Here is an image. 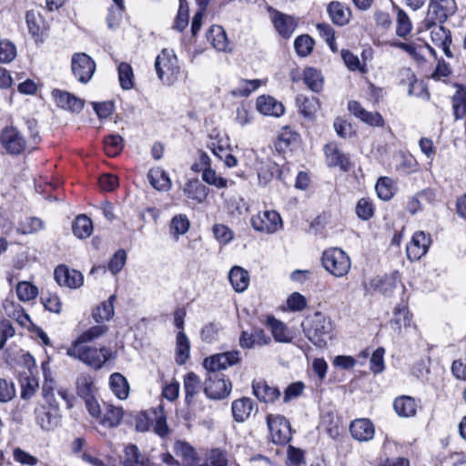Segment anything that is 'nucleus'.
I'll return each instance as SVG.
<instances>
[{
    "label": "nucleus",
    "instance_id": "f257e3e1",
    "mask_svg": "<svg viewBox=\"0 0 466 466\" xmlns=\"http://www.w3.org/2000/svg\"><path fill=\"white\" fill-rule=\"evenodd\" d=\"M84 344L85 343L73 342L72 345L67 348L66 354L96 370L102 368L108 360L114 357L109 348L103 347L98 350Z\"/></svg>",
    "mask_w": 466,
    "mask_h": 466
},
{
    "label": "nucleus",
    "instance_id": "f03ea898",
    "mask_svg": "<svg viewBox=\"0 0 466 466\" xmlns=\"http://www.w3.org/2000/svg\"><path fill=\"white\" fill-rule=\"evenodd\" d=\"M303 331L316 347L323 348L331 332V322L321 313H315L302 324Z\"/></svg>",
    "mask_w": 466,
    "mask_h": 466
},
{
    "label": "nucleus",
    "instance_id": "7ed1b4c3",
    "mask_svg": "<svg viewBox=\"0 0 466 466\" xmlns=\"http://www.w3.org/2000/svg\"><path fill=\"white\" fill-rule=\"evenodd\" d=\"M155 68L157 77L168 86L174 84L180 74L177 57L173 50L167 48L162 49L157 56Z\"/></svg>",
    "mask_w": 466,
    "mask_h": 466
},
{
    "label": "nucleus",
    "instance_id": "20e7f679",
    "mask_svg": "<svg viewBox=\"0 0 466 466\" xmlns=\"http://www.w3.org/2000/svg\"><path fill=\"white\" fill-rule=\"evenodd\" d=\"M321 264L329 274L336 278L346 276L351 267L350 257L339 248H330L324 250Z\"/></svg>",
    "mask_w": 466,
    "mask_h": 466
},
{
    "label": "nucleus",
    "instance_id": "39448f33",
    "mask_svg": "<svg viewBox=\"0 0 466 466\" xmlns=\"http://www.w3.org/2000/svg\"><path fill=\"white\" fill-rule=\"evenodd\" d=\"M96 65L94 59L84 52L73 54L71 57V71L75 78L81 84H87L96 72Z\"/></svg>",
    "mask_w": 466,
    "mask_h": 466
},
{
    "label": "nucleus",
    "instance_id": "423d86ee",
    "mask_svg": "<svg viewBox=\"0 0 466 466\" xmlns=\"http://www.w3.org/2000/svg\"><path fill=\"white\" fill-rule=\"evenodd\" d=\"M0 145L9 155L17 156L25 149L26 139L17 127L6 126L0 132Z\"/></svg>",
    "mask_w": 466,
    "mask_h": 466
},
{
    "label": "nucleus",
    "instance_id": "0eeeda50",
    "mask_svg": "<svg viewBox=\"0 0 466 466\" xmlns=\"http://www.w3.org/2000/svg\"><path fill=\"white\" fill-rule=\"evenodd\" d=\"M252 228L261 233L273 234L282 228V218L275 210H265L250 218Z\"/></svg>",
    "mask_w": 466,
    "mask_h": 466
},
{
    "label": "nucleus",
    "instance_id": "6e6552de",
    "mask_svg": "<svg viewBox=\"0 0 466 466\" xmlns=\"http://www.w3.org/2000/svg\"><path fill=\"white\" fill-rule=\"evenodd\" d=\"M267 425L272 442L278 445L288 443L291 440V428L287 419L281 415H268Z\"/></svg>",
    "mask_w": 466,
    "mask_h": 466
},
{
    "label": "nucleus",
    "instance_id": "1a4fd4ad",
    "mask_svg": "<svg viewBox=\"0 0 466 466\" xmlns=\"http://www.w3.org/2000/svg\"><path fill=\"white\" fill-rule=\"evenodd\" d=\"M232 390L231 382L223 374H208L204 392L208 399L222 400L227 398Z\"/></svg>",
    "mask_w": 466,
    "mask_h": 466
},
{
    "label": "nucleus",
    "instance_id": "9d476101",
    "mask_svg": "<svg viewBox=\"0 0 466 466\" xmlns=\"http://www.w3.org/2000/svg\"><path fill=\"white\" fill-rule=\"evenodd\" d=\"M239 360V351H227L206 358L203 366L208 371V374H218V371L226 370L238 363Z\"/></svg>",
    "mask_w": 466,
    "mask_h": 466
},
{
    "label": "nucleus",
    "instance_id": "9b49d317",
    "mask_svg": "<svg viewBox=\"0 0 466 466\" xmlns=\"http://www.w3.org/2000/svg\"><path fill=\"white\" fill-rule=\"evenodd\" d=\"M455 0H431L428 9L429 20L433 24H443L457 12Z\"/></svg>",
    "mask_w": 466,
    "mask_h": 466
},
{
    "label": "nucleus",
    "instance_id": "f8f14e48",
    "mask_svg": "<svg viewBox=\"0 0 466 466\" xmlns=\"http://www.w3.org/2000/svg\"><path fill=\"white\" fill-rule=\"evenodd\" d=\"M43 397L48 407L58 410L59 402L56 396L65 401L67 408L73 406V396L65 388H56L53 380H46L42 389Z\"/></svg>",
    "mask_w": 466,
    "mask_h": 466
},
{
    "label": "nucleus",
    "instance_id": "ddd939ff",
    "mask_svg": "<svg viewBox=\"0 0 466 466\" xmlns=\"http://www.w3.org/2000/svg\"><path fill=\"white\" fill-rule=\"evenodd\" d=\"M271 23L278 34L283 38H289L297 28L298 23L295 17L283 14L272 7L268 9Z\"/></svg>",
    "mask_w": 466,
    "mask_h": 466
},
{
    "label": "nucleus",
    "instance_id": "4468645a",
    "mask_svg": "<svg viewBox=\"0 0 466 466\" xmlns=\"http://www.w3.org/2000/svg\"><path fill=\"white\" fill-rule=\"evenodd\" d=\"M431 244V236L424 231H416L407 244V258L411 261L419 260L429 250Z\"/></svg>",
    "mask_w": 466,
    "mask_h": 466
},
{
    "label": "nucleus",
    "instance_id": "2eb2a0df",
    "mask_svg": "<svg viewBox=\"0 0 466 466\" xmlns=\"http://www.w3.org/2000/svg\"><path fill=\"white\" fill-rule=\"evenodd\" d=\"M56 281L59 286L70 289H77L83 285L84 278L80 271L70 269L66 266L60 265L54 272Z\"/></svg>",
    "mask_w": 466,
    "mask_h": 466
},
{
    "label": "nucleus",
    "instance_id": "dca6fc26",
    "mask_svg": "<svg viewBox=\"0 0 466 466\" xmlns=\"http://www.w3.org/2000/svg\"><path fill=\"white\" fill-rule=\"evenodd\" d=\"M390 328L397 335H402L412 326V315L408 307L401 303L394 309L393 318L390 320Z\"/></svg>",
    "mask_w": 466,
    "mask_h": 466
},
{
    "label": "nucleus",
    "instance_id": "f3484780",
    "mask_svg": "<svg viewBox=\"0 0 466 466\" xmlns=\"http://www.w3.org/2000/svg\"><path fill=\"white\" fill-rule=\"evenodd\" d=\"M271 339L260 328H254L250 331L243 330L239 337V346L242 349H253L268 345Z\"/></svg>",
    "mask_w": 466,
    "mask_h": 466
},
{
    "label": "nucleus",
    "instance_id": "a211bd4d",
    "mask_svg": "<svg viewBox=\"0 0 466 466\" xmlns=\"http://www.w3.org/2000/svg\"><path fill=\"white\" fill-rule=\"evenodd\" d=\"M35 422L45 431L55 429L59 422L58 410L38 404L35 410Z\"/></svg>",
    "mask_w": 466,
    "mask_h": 466
},
{
    "label": "nucleus",
    "instance_id": "6ab92c4d",
    "mask_svg": "<svg viewBox=\"0 0 466 466\" xmlns=\"http://www.w3.org/2000/svg\"><path fill=\"white\" fill-rule=\"evenodd\" d=\"M257 110L264 116L279 117L285 113L283 104L271 96L262 95L256 100Z\"/></svg>",
    "mask_w": 466,
    "mask_h": 466
},
{
    "label": "nucleus",
    "instance_id": "aec40b11",
    "mask_svg": "<svg viewBox=\"0 0 466 466\" xmlns=\"http://www.w3.org/2000/svg\"><path fill=\"white\" fill-rule=\"evenodd\" d=\"M349 111L353 114L360 121L372 126L383 127L384 119L380 114L377 112L367 111L358 101H350L348 104Z\"/></svg>",
    "mask_w": 466,
    "mask_h": 466
},
{
    "label": "nucleus",
    "instance_id": "412c9836",
    "mask_svg": "<svg viewBox=\"0 0 466 466\" xmlns=\"http://www.w3.org/2000/svg\"><path fill=\"white\" fill-rule=\"evenodd\" d=\"M349 111L353 114L360 121L372 126L383 127L384 119L380 114L377 112L367 111L358 101H350L348 104Z\"/></svg>",
    "mask_w": 466,
    "mask_h": 466
},
{
    "label": "nucleus",
    "instance_id": "4be33fe9",
    "mask_svg": "<svg viewBox=\"0 0 466 466\" xmlns=\"http://www.w3.org/2000/svg\"><path fill=\"white\" fill-rule=\"evenodd\" d=\"M349 111L353 114L360 121L372 126L383 127L384 119L380 114L377 112L367 111L358 101H350L348 104Z\"/></svg>",
    "mask_w": 466,
    "mask_h": 466
},
{
    "label": "nucleus",
    "instance_id": "5701e85b",
    "mask_svg": "<svg viewBox=\"0 0 466 466\" xmlns=\"http://www.w3.org/2000/svg\"><path fill=\"white\" fill-rule=\"evenodd\" d=\"M324 152L329 167H339L342 171L350 170L349 157L339 149L336 143H328L324 147Z\"/></svg>",
    "mask_w": 466,
    "mask_h": 466
},
{
    "label": "nucleus",
    "instance_id": "b1692460",
    "mask_svg": "<svg viewBox=\"0 0 466 466\" xmlns=\"http://www.w3.org/2000/svg\"><path fill=\"white\" fill-rule=\"evenodd\" d=\"M52 96L57 106L63 109L80 112L84 107V101L69 92L55 89L52 91Z\"/></svg>",
    "mask_w": 466,
    "mask_h": 466
},
{
    "label": "nucleus",
    "instance_id": "393cba45",
    "mask_svg": "<svg viewBox=\"0 0 466 466\" xmlns=\"http://www.w3.org/2000/svg\"><path fill=\"white\" fill-rule=\"evenodd\" d=\"M351 436L359 441H369L373 439L375 428L368 419H357L350 423Z\"/></svg>",
    "mask_w": 466,
    "mask_h": 466
},
{
    "label": "nucleus",
    "instance_id": "a878e982",
    "mask_svg": "<svg viewBox=\"0 0 466 466\" xmlns=\"http://www.w3.org/2000/svg\"><path fill=\"white\" fill-rule=\"evenodd\" d=\"M265 324L269 329L275 341L279 343H289L292 341V332L284 322L275 319L273 316H268Z\"/></svg>",
    "mask_w": 466,
    "mask_h": 466
},
{
    "label": "nucleus",
    "instance_id": "bb28decb",
    "mask_svg": "<svg viewBox=\"0 0 466 466\" xmlns=\"http://www.w3.org/2000/svg\"><path fill=\"white\" fill-rule=\"evenodd\" d=\"M431 41L442 49L447 57H453V54L450 49L451 33L449 29L445 28L443 25H436V24H433L431 30Z\"/></svg>",
    "mask_w": 466,
    "mask_h": 466
},
{
    "label": "nucleus",
    "instance_id": "cd10ccee",
    "mask_svg": "<svg viewBox=\"0 0 466 466\" xmlns=\"http://www.w3.org/2000/svg\"><path fill=\"white\" fill-rule=\"evenodd\" d=\"M252 389L254 395L265 403H272L280 396V390L278 388L268 385L264 380L254 381Z\"/></svg>",
    "mask_w": 466,
    "mask_h": 466
},
{
    "label": "nucleus",
    "instance_id": "c85d7f7f",
    "mask_svg": "<svg viewBox=\"0 0 466 466\" xmlns=\"http://www.w3.org/2000/svg\"><path fill=\"white\" fill-rule=\"evenodd\" d=\"M207 38L212 46L218 51L228 52L231 50L227 34L224 28L220 25L210 26L207 34Z\"/></svg>",
    "mask_w": 466,
    "mask_h": 466
},
{
    "label": "nucleus",
    "instance_id": "c756f323",
    "mask_svg": "<svg viewBox=\"0 0 466 466\" xmlns=\"http://www.w3.org/2000/svg\"><path fill=\"white\" fill-rule=\"evenodd\" d=\"M255 409L254 401L249 398H241L232 402L231 410L237 422L247 420Z\"/></svg>",
    "mask_w": 466,
    "mask_h": 466
},
{
    "label": "nucleus",
    "instance_id": "7c9ffc66",
    "mask_svg": "<svg viewBox=\"0 0 466 466\" xmlns=\"http://www.w3.org/2000/svg\"><path fill=\"white\" fill-rule=\"evenodd\" d=\"M393 408L400 417L411 418L417 413L418 403L415 399L403 395L395 399Z\"/></svg>",
    "mask_w": 466,
    "mask_h": 466
},
{
    "label": "nucleus",
    "instance_id": "2f4dec72",
    "mask_svg": "<svg viewBox=\"0 0 466 466\" xmlns=\"http://www.w3.org/2000/svg\"><path fill=\"white\" fill-rule=\"evenodd\" d=\"M228 280L236 292H244L249 285V274L243 268L234 266L228 272Z\"/></svg>",
    "mask_w": 466,
    "mask_h": 466
},
{
    "label": "nucleus",
    "instance_id": "473e14b6",
    "mask_svg": "<svg viewBox=\"0 0 466 466\" xmlns=\"http://www.w3.org/2000/svg\"><path fill=\"white\" fill-rule=\"evenodd\" d=\"M328 13L331 21L338 25H345L351 17L350 9L339 2H331L328 5Z\"/></svg>",
    "mask_w": 466,
    "mask_h": 466
},
{
    "label": "nucleus",
    "instance_id": "72a5a7b5",
    "mask_svg": "<svg viewBox=\"0 0 466 466\" xmlns=\"http://www.w3.org/2000/svg\"><path fill=\"white\" fill-rule=\"evenodd\" d=\"M122 418L123 410L120 407L112 404H104L99 422L105 427L115 428L120 424Z\"/></svg>",
    "mask_w": 466,
    "mask_h": 466
},
{
    "label": "nucleus",
    "instance_id": "f704fd0d",
    "mask_svg": "<svg viewBox=\"0 0 466 466\" xmlns=\"http://www.w3.org/2000/svg\"><path fill=\"white\" fill-rule=\"evenodd\" d=\"M184 390L186 393V402L191 403L195 396L200 392L202 383L200 378L194 372H188L184 376L183 380Z\"/></svg>",
    "mask_w": 466,
    "mask_h": 466
},
{
    "label": "nucleus",
    "instance_id": "c9c22d12",
    "mask_svg": "<svg viewBox=\"0 0 466 466\" xmlns=\"http://www.w3.org/2000/svg\"><path fill=\"white\" fill-rule=\"evenodd\" d=\"M183 191L187 198L193 199L197 203H202L208 193V187L198 180H189L186 183Z\"/></svg>",
    "mask_w": 466,
    "mask_h": 466
},
{
    "label": "nucleus",
    "instance_id": "e433bc0d",
    "mask_svg": "<svg viewBox=\"0 0 466 466\" xmlns=\"http://www.w3.org/2000/svg\"><path fill=\"white\" fill-rule=\"evenodd\" d=\"M190 354V342L183 330H179L176 338V361L183 365L188 360Z\"/></svg>",
    "mask_w": 466,
    "mask_h": 466
},
{
    "label": "nucleus",
    "instance_id": "4c0bfd02",
    "mask_svg": "<svg viewBox=\"0 0 466 466\" xmlns=\"http://www.w3.org/2000/svg\"><path fill=\"white\" fill-rule=\"evenodd\" d=\"M173 451L177 457L181 458L183 464L187 466L196 465V451L188 443L177 441L174 444Z\"/></svg>",
    "mask_w": 466,
    "mask_h": 466
},
{
    "label": "nucleus",
    "instance_id": "58836bf2",
    "mask_svg": "<svg viewBox=\"0 0 466 466\" xmlns=\"http://www.w3.org/2000/svg\"><path fill=\"white\" fill-rule=\"evenodd\" d=\"M74 235L78 238H86L93 232L92 220L86 215H79L76 218L72 225Z\"/></svg>",
    "mask_w": 466,
    "mask_h": 466
},
{
    "label": "nucleus",
    "instance_id": "ea45409f",
    "mask_svg": "<svg viewBox=\"0 0 466 466\" xmlns=\"http://www.w3.org/2000/svg\"><path fill=\"white\" fill-rule=\"evenodd\" d=\"M394 8L396 10V35L404 38L410 34L413 25L405 10L399 6Z\"/></svg>",
    "mask_w": 466,
    "mask_h": 466
},
{
    "label": "nucleus",
    "instance_id": "a19ab883",
    "mask_svg": "<svg viewBox=\"0 0 466 466\" xmlns=\"http://www.w3.org/2000/svg\"><path fill=\"white\" fill-rule=\"evenodd\" d=\"M110 389L120 400H125L129 394V386L127 379L120 373L116 372L109 379Z\"/></svg>",
    "mask_w": 466,
    "mask_h": 466
},
{
    "label": "nucleus",
    "instance_id": "79ce46f5",
    "mask_svg": "<svg viewBox=\"0 0 466 466\" xmlns=\"http://www.w3.org/2000/svg\"><path fill=\"white\" fill-rule=\"evenodd\" d=\"M115 300L116 295H111L106 301L102 302L93 310L92 316L96 322L109 320L113 317Z\"/></svg>",
    "mask_w": 466,
    "mask_h": 466
},
{
    "label": "nucleus",
    "instance_id": "37998d69",
    "mask_svg": "<svg viewBox=\"0 0 466 466\" xmlns=\"http://www.w3.org/2000/svg\"><path fill=\"white\" fill-rule=\"evenodd\" d=\"M263 81L260 79H253V80H246L241 79L237 87L231 90L230 94L237 96H248L252 92L256 91L261 85Z\"/></svg>",
    "mask_w": 466,
    "mask_h": 466
},
{
    "label": "nucleus",
    "instance_id": "c03bdc74",
    "mask_svg": "<svg viewBox=\"0 0 466 466\" xmlns=\"http://www.w3.org/2000/svg\"><path fill=\"white\" fill-rule=\"evenodd\" d=\"M25 20L29 33L33 36H38L45 29V22L41 15L34 10L27 11Z\"/></svg>",
    "mask_w": 466,
    "mask_h": 466
},
{
    "label": "nucleus",
    "instance_id": "a18cd8bd",
    "mask_svg": "<svg viewBox=\"0 0 466 466\" xmlns=\"http://www.w3.org/2000/svg\"><path fill=\"white\" fill-rule=\"evenodd\" d=\"M147 177L151 186L157 190H167L171 186L169 177L160 169L150 170Z\"/></svg>",
    "mask_w": 466,
    "mask_h": 466
},
{
    "label": "nucleus",
    "instance_id": "49530a36",
    "mask_svg": "<svg viewBox=\"0 0 466 466\" xmlns=\"http://www.w3.org/2000/svg\"><path fill=\"white\" fill-rule=\"evenodd\" d=\"M303 80L307 86L313 92H319L322 89L323 78L320 72L314 68L305 69Z\"/></svg>",
    "mask_w": 466,
    "mask_h": 466
},
{
    "label": "nucleus",
    "instance_id": "de8ad7c7",
    "mask_svg": "<svg viewBox=\"0 0 466 466\" xmlns=\"http://www.w3.org/2000/svg\"><path fill=\"white\" fill-rule=\"evenodd\" d=\"M452 109L456 119L462 118L466 114V90L462 87L457 89L452 96Z\"/></svg>",
    "mask_w": 466,
    "mask_h": 466
},
{
    "label": "nucleus",
    "instance_id": "09e8293b",
    "mask_svg": "<svg viewBox=\"0 0 466 466\" xmlns=\"http://www.w3.org/2000/svg\"><path fill=\"white\" fill-rule=\"evenodd\" d=\"M125 466H145L147 460L136 445H127L125 448Z\"/></svg>",
    "mask_w": 466,
    "mask_h": 466
},
{
    "label": "nucleus",
    "instance_id": "8fccbe9b",
    "mask_svg": "<svg viewBox=\"0 0 466 466\" xmlns=\"http://www.w3.org/2000/svg\"><path fill=\"white\" fill-rule=\"evenodd\" d=\"M120 86L125 90H129L134 86V73L131 66L127 63H121L117 68Z\"/></svg>",
    "mask_w": 466,
    "mask_h": 466
},
{
    "label": "nucleus",
    "instance_id": "3c124183",
    "mask_svg": "<svg viewBox=\"0 0 466 466\" xmlns=\"http://www.w3.org/2000/svg\"><path fill=\"white\" fill-rule=\"evenodd\" d=\"M16 294L20 300L29 301L37 297L38 289L28 281H20L16 285Z\"/></svg>",
    "mask_w": 466,
    "mask_h": 466
},
{
    "label": "nucleus",
    "instance_id": "603ef678",
    "mask_svg": "<svg viewBox=\"0 0 466 466\" xmlns=\"http://www.w3.org/2000/svg\"><path fill=\"white\" fill-rule=\"evenodd\" d=\"M108 330L106 325H96L84 331L74 342L87 343L91 342L101 336L105 335Z\"/></svg>",
    "mask_w": 466,
    "mask_h": 466
},
{
    "label": "nucleus",
    "instance_id": "864d4df0",
    "mask_svg": "<svg viewBox=\"0 0 466 466\" xmlns=\"http://www.w3.org/2000/svg\"><path fill=\"white\" fill-rule=\"evenodd\" d=\"M104 147L107 156L116 157L123 148V138L119 135H109L104 139Z\"/></svg>",
    "mask_w": 466,
    "mask_h": 466
},
{
    "label": "nucleus",
    "instance_id": "5fc2aeb1",
    "mask_svg": "<svg viewBox=\"0 0 466 466\" xmlns=\"http://www.w3.org/2000/svg\"><path fill=\"white\" fill-rule=\"evenodd\" d=\"M314 46V40L308 35L298 36L294 41V47L299 56H309Z\"/></svg>",
    "mask_w": 466,
    "mask_h": 466
},
{
    "label": "nucleus",
    "instance_id": "6e6d98bb",
    "mask_svg": "<svg viewBox=\"0 0 466 466\" xmlns=\"http://www.w3.org/2000/svg\"><path fill=\"white\" fill-rule=\"evenodd\" d=\"M375 190L380 199L390 200L393 197L391 179L386 177L379 178L375 186Z\"/></svg>",
    "mask_w": 466,
    "mask_h": 466
},
{
    "label": "nucleus",
    "instance_id": "4d7b16f0",
    "mask_svg": "<svg viewBox=\"0 0 466 466\" xmlns=\"http://www.w3.org/2000/svg\"><path fill=\"white\" fill-rule=\"evenodd\" d=\"M215 238L222 245H227L234 238V232L224 224H215L212 228Z\"/></svg>",
    "mask_w": 466,
    "mask_h": 466
},
{
    "label": "nucleus",
    "instance_id": "13d9d810",
    "mask_svg": "<svg viewBox=\"0 0 466 466\" xmlns=\"http://www.w3.org/2000/svg\"><path fill=\"white\" fill-rule=\"evenodd\" d=\"M16 395L15 383L12 380L0 378V403L11 401Z\"/></svg>",
    "mask_w": 466,
    "mask_h": 466
},
{
    "label": "nucleus",
    "instance_id": "bf43d9fd",
    "mask_svg": "<svg viewBox=\"0 0 466 466\" xmlns=\"http://www.w3.org/2000/svg\"><path fill=\"white\" fill-rule=\"evenodd\" d=\"M39 387L38 380L35 377L24 378L21 381V398L30 400L36 392Z\"/></svg>",
    "mask_w": 466,
    "mask_h": 466
},
{
    "label": "nucleus",
    "instance_id": "052dcab7",
    "mask_svg": "<svg viewBox=\"0 0 466 466\" xmlns=\"http://www.w3.org/2000/svg\"><path fill=\"white\" fill-rule=\"evenodd\" d=\"M356 215L362 220H368L374 215V208L371 200L366 198H360L356 205Z\"/></svg>",
    "mask_w": 466,
    "mask_h": 466
},
{
    "label": "nucleus",
    "instance_id": "680f3d73",
    "mask_svg": "<svg viewBox=\"0 0 466 466\" xmlns=\"http://www.w3.org/2000/svg\"><path fill=\"white\" fill-rule=\"evenodd\" d=\"M202 179L207 184L212 185L218 188H224L228 187V180L218 176L216 171L211 167H208V169L203 170Z\"/></svg>",
    "mask_w": 466,
    "mask_h": 466
},
{
    "label": "nucleus",
    "instance_id": "e2e57ef3",
    "mask_svg": "<svg viewBox=\"0 0 466 466\" xmlns=\"http://www.w3.org/2000/svg\"><path fill=\"white\" fill-rule=\"evenodd\" d=\"M15 56V46L8 40L0 41V63H10Z\"/></svg>",
    "mask_w": 466,
    "mask_h": 466
},
{
    "label": "nucleus",
    "instance_id": "0e129e2a",
    "mask_svg": "<svg viewBox=\"0 0 466 466\" xmlns=\"http://www.w3.org/2000/svg\"><path fill=\"white\" fill-rule=\"evenodd\" d=\"M154 413L156 420L154 425V431L157 435L164 437L168 432V427L167 424L166 416L164 415L162 405H159L157 410H155Z\"/></svg>",
    "mask_w": 466,
    "mask_h": 466
},
{
    "label": "nucleus",
    "instance_id": "69168bd1",
    "mask_svg": "<svg viewBox=\"0 0 466 466\" xmlns=\"http://www.w3.org/2000/svg\"><path fill=\"white\" fill-rule=\"evenodd\" d=\"M44 228L43 221L38 218H27L25 221L20 223L18 231L22 234H32L41 230Z\"/></svg>",
    "mask_w": 466,
    "mask_h": 466
},
{
    "label": "nucleus",
    "instance_id": "338daca9",
    "mask_svg": "<svg viewBox=\"0 0 466 466\" xmlns=\"http://www.w3.org/2000/svg\"><path fill=\"white\" fill-rule=\"evenodd\" d=\"M307 306L306 298L299 292L291 293L287 299V307L290 311H300Z\"/></svg>",
    "mask_w": 466,
    "mask_h": 466
},
{
    "label": "nucleus",
    "instance_id": "774afa93",
    "mask_svg": "<svg viewBox=\"0 0 466 466\" xmlns=\"http://www.w3.org/2000/svg\"><path fill=\"white\" fill-rule=\"evenodd\" d=\"M207 464L208 466H226L228 464L226 452L219 449L210 451L207 456Z\"/></svg>",
    "mask_w": 466,
    "mask_h": 466
}]
</instances>
